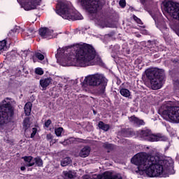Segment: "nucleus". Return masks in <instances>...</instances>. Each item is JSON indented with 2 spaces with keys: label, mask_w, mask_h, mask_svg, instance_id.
<instances>
[{
  "label": "nucleus",
  "mask_w": 179,
  "mask_h": 179,
  "mask_svg": "<svg viewBox=\"0 0 179 179\" xmlns=\"http://www.w3.org/2000/svg\"><path fill=\"white\" fill-rule=\"evenodd\" d=\"M117 85L118 86H120V85H121V79H120L119 78H117V82H116Z\"/></svg>",
  "instance_id": "46"
},
{
  "label": "nucleus",
  "mask_w": 179,
  "mask_h": 179,
  "mask_svg": "<svg viewBox=\"0 0 179 179\" xmlns=\"http://www.w3.org/2000/svg\"><path fill=\"white\" fill-rule=\"evenodd\" d=\"M64 54H65V50L64 49H61V48L57 49V55H59V57H62V55H64Z\"/></svg>",
  "instance_id": "36"
},
{
  "label": "nucleus",
  "mask_w": 179,
  "mask_h": 179,
  "mask_svg": "<svg viewBox=\"0 0 179 179\" xmlns=\"http://www.w3.org/2000/svg\"><path fill=\"white\" fill-rule=\"evenodd\" d=\"M20 68H21L23 73H24L25 75H29V71L27 70V69H26L24 65H21Z\"/></svg>",
  "instance_id": "37"
},
{
  "label": "nucleus",
  "mask_w": 179,
  "mask_h": 179,
  "mask_svg": "<svg viewBox=\"0 0 179 179\" xmlns=\"http://www.w3.org/2000/svg\"><path fill=\"white\" fill-rule=\"evenodd\" d=\"M78 139H79L80 142H83V141H85V140H83L82 138H78Z\"/></svg>",
  "instance_id": "51"
},
{
  "label": "nucleus",
  "mask_w": 179,
  "mask_h": 179,
  "mask_svg": "<svg viewBox=\"0 0 179 179\" xmlns=\"http://www.w3.org/2000/svg\"><path fill=\"white\" fill-rule=\"evenodd\" d=\"M171 62L175 65V66H178L179 59H171Z\"/></svg>",
  "instance_id": "40"
},
{
  "label": "nucleus",
  "mask_w": 179,
  "mask_h": 179,
  "mask_svg": "<svg viewBox=\"0 0 179 179\" xmlns=\"http://www.w3.org/2000/svg\"><path fill=\"white\" fill-rule=\"evenodd\" d=\"M76 57L80 66L85 68L97 57V51L92 45L83 43L79 45L76 50Z\"/></svg>",
  "instance_id": "1"
},
{
  "label": "nucleus",
  "mask_w": 179,
  "mask_h": 179,
  "mask_svg": "<svg viewBox=\"0 0 179 179\" xmlns=\"http://www.w3.org/2000/svg\"><path fill=\"white\" fill-rule=\"evenodd\" d=\"M150 160L151 162H154L152 178L162 176L164 170H166L168 173L171 171V174H174V162L173 159H162L160 157L155 156V157H152Z\"/></svg>",
  "instance_id": "3"
},
{
  "label": "nucleus",
  "mask_w": 179,
  "mask_h": 179,
  "mask_svg": "<svg viewBox=\"0 0 179 179\" xmlns=\"http://www.w3.org/2000/svg\"><path fill=\"white\" fill-rule=\"evenodd\" d=\"M108 82L107 78L102 74L90 76L84 79L85 85L99 86L96 90V93L98 96H101L102 97H106V87H107Z\"/></svg>",
  "instance_id": "4"
},
{
  "label": "nucleus",
  "mask_w": 179,
  "mask_h": 179,
  "mask_svg": "<svg viewBox=\"0 0 179 179\" xmlns=\"http://www.w3.org/2000/svg\"><path fill=\"white\" fill-rule=\"evenodd\" d=\"M159 30L162 31L164 37H167L169 36V28H167V26L166 24L162 25Z\"/></svg>",
  "instance_id": "28"
},
{
  "label": "nucleus",
  "mask_w": 179,
  "mask_h": 179,
  "mask_svg": "<svg viewBox=\"0 0 179 179\" xmlns=\"http://www.w3.org/2000/svg\"><path fill=\"white\" fill-rule=\"evenodd\" d=\"M5 47H6V41L3 40V41H0V51H1V50H3V48H5Z\"/></svg>",
  "instance_id": "35"
},
{
  "label": "nucleus",
  "mask_w": 179,
  "mask_h": 179,
  "mask_svg": "<svg viewBox=\"0 0 179 179\" xmlns=\"http://www.w3.org/2000/svg\"><path fill=\"white\" fill-rule=\"evenodd\" d=\"M53 33V30H51L47 27L41 28L38 30L39 36H41L42 38H52Z\"/></svg>",
  "instance_id": "13"
},
{
  "label": "nucleus",
  "mask_w": 179,
  "mask_h": 179,
  "mask_svg": "<svg viewBox=\"0 0 179 179\" xmlns=\"http://www.w3.org/2000/svg\"><path fill=\"white\" fill-rule=\"evenodd\" d=\"M152 157H155V156L150 155V154L146 152H139L131 158V162L132 164L138 166L139 170L145 171L148 177L153 178L155 162L152 161Z\"/></svg>",
  "instance_id": "2"
},
{
  "label": "nucleus",
  "mask_w": 179,
  "mask_h": 179,
  "mask_svg": "<svg viewBox=\"0 0 179 179\" xmlns=\"http://www.w3.org/2000/svg\"><path fill=\"white\" fill-rule=\"evenodd\" d=\"M22 128L24 131H27L30 128V117H27L23 120Z\"/></svg>",
  "instance_id": "23"
},
{
  "label": "nucleus",
  "mask_w": 179,
  "mask_h": 179,
  "mask_svg": "<svg viewBox=\"0 0 179 179\" xmlns=\"http://www.w3.org/2000/svg\"><path fill=\"white\" fill-rule=\"evenodd\" d=\"M25 33V36H27V37H36V30L34 28L28 29Z\"/></svg>",
  "instance_id": "25"
},
{
  "label": "nucleus",
  "mask_w": 179,
  "mask_h": 179,
  "mask_svg": "<svg viewBox=\"0 0 179 179\" xmlns=\"http://www.w3.org/2000/svg\"><path fill=\"white\" fill-rule=\"evenodd\" d=\"M17 2H19L20 3H22V1L17 0Z\"/></svg>",
  "instance_id": "52"
},
{
  "label": "nucleus",
  "mask_w": 179,
  "mask_h": 179,
  "mask_svg": "<svg viewBox=\"0 0 179 179\" xmlns=\"http://www.w3.org/2000/svg\"><path fill=\"white\" fill-rule=\"evenodd\" d=\"M66 143H68V142H69V140H66Z\"/></svg>",
  "instance_id": "53"
},
{
  "label": "nucleus",
  "mask_w": 179,
  "mask_h": 179,
  "mask_svg": "<svg viewBox=\"0 0 179 179\" xmlns=\"http://www.w3.org/2000/svg\"><path fill=\"white\" fill-rule=\"evenodd\" d=\"M65 179H72L74 178L73 172L72 171H66L63 172Z\"/></svg>",
  "instance_id": "27"
},
{
  "label": "nucleus",
  "mask_w": 179,
  "mask_h": 179,
  "mask_svg": "<svg viewBox=\"0 0 179 179\" xmlns=\"http://www.w3.org/2000/svg\"><path fill=\"white\" fill-rule=\"evenodd\" d=\"M98 179H122V177L118 175H113L112 173L108 171L104 172L102 175H99L97 176Z\"/></svg>",
  "instance_id": "16"
},
{
  "label": "nucleus",
  "mask_w": 179,
  "mask_h": 179,
  "mask_svg": "<svg viewBox=\"0 0 179 179\" xmlns=\"http://www.w3.org/2000/svg\"><path fill=\"white\" fill-rule=\"evenodd\" d=\"M64 129L62 127H59L57 129H55V133L56 134L57 136H61V135L62 134V130Z\"/></svg>",
  "instance_id": "33"
},
{
  "label": "nucleus",
  "mask_w": 179,
  "mask_h": 179,
  "mask_svg": "<svg viewBox=\"0 0 179 179\" xmlns=\"http://www.w3.org/2000/svg\"><path fill=\"white\" fill-rule=\"evenodd\" d=\"M164 9L165 12L169 13V15L178 22L173 24L171 26V29L175 31L176 34L179 37V3L173 1H164Z\"/></svg>",
  "instance_id": "8"
},
{
  "label": "nucleus",
  "mask_w": 179,
  "mask_h": 179,
  "mask_svg": "<svg viewBox=\"0 0 179 179\" xmlns=\"http://www.w3.org/2000/svg\"><path fill=\"white\" fill-rule=\"evenodd\" d=\"M162 115H166L171 122L179 124V106H163Z\"/></svg>",
  "instance_id": "11"
},
{
  "label": "nucleus",
  "mask_w": 179,
  "mask_h": 179,
  "mask_svg": "<svg viewBox=\"0 0 179 179\" xmlns=\"http://www.w3.org/2000/svg\"><path fill=\"white\" fill-rule=\"evenodd\" d=\"M22 159H23L24 162H25V163H27L25 164L26 167H33V166H34L36 164V163H34V162H33L34 158L31 156H24L22 157Z\"/></svg>",
  "instance_id": "19"
},
{
  "label": "nucleus",
  "mask_w": 179,
  "mask_h": 179,
  "mask_svg": "<svg viewBox=\"0 0 179 179\" xmlns=\"http://www.w3.org/2000/svg\"><path fill=\"white\" fill-rule=\"evenodd\" d=\"M147 78L150 80L151 89L159 90L162 89V85L166 78V74L163 69H149L145 71Z\"/></svg>",
  "instance_id": "5"
},
{
  "label": "nucleus",
  "mask_w": 179,
  "mask_h": 179,
  "mask_svg": "<svg viewBox=\"0 0 179 179\" xmlns=\"http://www.w3.org/2000/svg\"><path fill=\"white\" fill-rule=\"evenodd\" d=\"M83 179H91L90 178V176H89V175H84L83 176Z\"/></svg>",
  "instance_id": "45"
},
{
  "label": "nucleus",
  "mask_w": 179,
  "mask_h": 179,
  "mask_svg": "<svg viewBox=\"0 0 179 179\" xmlns=\"http://www.w3.org/2000/svg\"><path fill=\"white\" fill-rule=\"evenodd\" d=\"M42 0H27V2L24 3L23 8L24 10H33L37 9V6L41 5Z\"/></svg>",
  "instance_id": "12"
},
{
  "label": "nucleus",
  "mask_w": 179,
  "mask_h": 179,
  "mask_svg": "<svg viewBox=\"0 0 179 179\" xmlns=\"http://www.w3.org/2000/svg\"><path fill=\"white\" fill-rule=\"evenodd\" d=\"M31 107H33V103H31V102H27L24 105V114L27 117H29L30 114H31Z\"/></svg>",
  "instance_id": "20"
},
{
  "label": "nucleus",
  "mask_w": 179,
  "mask_h": 179,
  "mask_svg": "<svg viewBox=\"0 0 179 179\" xmlns=\"http://www.w3.org/2000/svg\"><path fill=\"white\" fill-rule=\"evenodd\" d=\"M35 57H36V58H38V59H39V61H43L44 59L43 55L40 52L35 53Z\"/></svg>",
  "instance_id": "34"
},
{
  "label": "nucleus",
  "mask_w": 179,
  "mask_h": 179,
  "mask_svg": "<svg viewBox=\"0 0 179 179\" xmlns=\"http://www.w3.org/2000/svg\"><path fill=\"white\" fill-rule=\"evenodd\" d=\"M35 73L36 75H44V71H43V69L38 67L35 69Z\"/></svg>",
  "instance_id": "32"
},
{
  "label": "nucleus",
  "mask_w": 179,
  "mask_h": 179,
  "mask_svg": "<svg viewBox=\"0 0 179 179\" xmlns=\"http://www.w3.org/2000/svg\"><path fill=\"white\" fill-rule=\"evenodd\" d=\"M137 135L138 138H141L144 141H148V142H166L168 139L167 137L166 136H163V134H153V133H152V130L149 129L138 130L137 131Z\"/></svg>",
  "instance_id": "9"
},
{
  "label": "nucleus",
  "mask_w": 179,
  "mask_h": 179,
  "mask_svg": "<svg viewBox=\"0 0 179 179\" xmlns=\"http://www.w3.org/2000/svg\"><path fill=\"white\" fill-rule=\"evenodd\" d=\"M92 149L90 146H85L79 152L80 157H87L90 155Z\"/></svg>",
  "instance_id": "18"
},
{
  "label": "nucleus",
  "mask_w": 179,
  "mask_h": 179,
  "mask_svg": "<svg viewBox=\"0 0 179 179\" xmlns=\"http://www.w3.org/2000/svg\"><path fill=\"white\" fill-rule=\"evenodd\" d=\"M96 62L99 65H101V64H103V60L101 59V57H96Z\"/></svg>",
  "instance_id": "43"
},
{
  "label": "nucleus",
  "mask_w": 179,
  "mask_h": 179,
  "mask_svg": "<svg viewBox=\"0 0 179 179\" xmlns=\"http://www.w3.org/2000/svg\"><path fill=\"white\" fill-rule=\"evenodd\" d=\"M0 105V127H3L10 122H15L13 117L15 115V107L10 102Z\"/></svg>",
  "instance_id": "7"
},
{
  "label": "nucleus",
  "mask_w": 179,
  "mask_h": 179,
  "mask_svg": "<svg viewBox=\"0 0 179 179\" xmlns=\"http://www.w3.org/2000/svg\"><path fill=\"white\" fill-rule=\"evenodd\" d=\"M36 134H37V128L34 127L32 129V133L31 134V138H34V136H36Z\"/></svg>",
  "instance_id": "39"
},
{
  "label": "nucleus",
  "mask_w": 179,
  "mask_h": 179,
  "mask_svg": "<svg viewBox=\"0 0 179 179\" xmlns=\"http://www.w3.org/2000/svg\"><path fill=\"white\" fill-rule=\"evenodd\" d=\"M91 179H97V178H91Z\"/></svg>",
  "instance_id": "54"
},
{
  "label": "nucleus",
  "mask_w": 179,
  "mask_h": 179,
  "mask_svg": "<svg viewBox=\"0 0 179 179\" xmlns=\"http://www.w3.org/2000/svg\"><path fill=\"white\" fill-rule=\"evenodd\" d=\"M3 68V64L2 63H0V69H2Z\"/></svg>",
  "instance_id": "48"
},
{
  "label": "nucleus",
  "mask_w": 179,
  "mask_h": 179,
  "mask_svg": "<svg viewBox=\"0 0 179 179\" xmlns=\"http://www.w3.org/2000/svg\"><path fill=\"white\" fill-rule=\"evenodd\" d=\"M120 93L123 97H131V91L127 88H122L120 90Z\"/></svg>",
  "instance_id": "21"
},
{
  "label": "nucleus",
  "mask_w": 179,
  "mask_h": 179,
  "mask_svg": "<svg viewBox=\"0 0 179 179\" xmlns=\"http://www.w3.org/2000/svg\"><path fill=\"white\" fill-rule=\"evenodd\" d=\"M71 162L72 159H71V157H66L61 161V166L62 167H66V166L71 164Z\"/></svg>",
  "instance_id": "26"
},
{
  "label": "nucleus",
  "mask_w": 179,
  "mask_h": 179,
  "mask_svg": "<svg viewBox=\"0 0 179 179\" xmlns=\"http://www.w3.org/2000/svg\"><path fill=\"white\" fill-rule=\"evenodd\" d=\"M24 170H26V166H21L20 167V171H24Z\"/></svg>",
  "instance_id": "47"
},
{
  "label": "nucleus",
  "mask_w": 179,
  "mask_h": 179,
  "mask_svg": "<svg viewBox=\"0 0 179 179\" xmlns=\"http://www.w3.org/2000/svg\"><path fill=\"white\" fill-rule=\"evenodd\" d=\"M34 163H35L36 167H43V164H44V162L41 157L34 158Z\"/></svg>",
  "instance_id": "24"
},
{
  "label": "nucleus",
  "mask_w": 179,
  "mask_h": 179,
  "mask_svg": "<svg viewBox=\"0 0 179 179\" xmlns=\"http://www.w3.org/2000/svg\"><path fill=\"white\" fill-rule=\"evenodd\" d=\"M98 127L99 129H102V131H105V132H107V131L110 129V124H104L103 121L99 122Z\"/></svg>",
  "instance_id": "22"
},
{
  "label": "nucleus",
  "mask_w": 179,
  "mask_h": 179,
  "mask_svg": "<svg viewBox=\"0 0 179 179\" xmlns=\"http://www.w3.org/2000/svg\"><path fill=\"white\" fill-rule=\"evenodd\" d=\"M133 19L134 20H135L136 23H137L138 24H143V22H142V20H141L136 15H133Z\"/></svg>",
  "instance_id": "31"
},
{
  "label": "nucleus",
  "mask_w": 179,
  "mask_h": 179,
  "mask_svg": "<svg viewBox=\"0 0 179 179\" xmlns=\"http://www.w3.org/2000/svg\"><path fill=\"white\" fill-rule=\"evenodd\" d=\"M103 148L108 149V153H110V150H114V145L110 144L108 143H103Z\"/></svg>",
  "instance_id": "29"
},
{
  "label": "nucleus",
  "mask_w": 179,
  "mask_h": 179,
  "mask_svg": "<svg viewBox=\"0 0 179 179\" xmlns=\"http://www.w3.org/2000/svg\"><path fill=\"white\" fill-rule=\"evenodd\" d=\"M52 79L51 78H47L40 80V85L43 87V90H45L50 84L51 83Z\"/></svg>",
  "instance_id": "17"
},
{
  "label": "nucleus",
  "mask_w": 179,
  "mask_h": 179,
  "mask_svg": "<svg viewBox=\"0 0 179 179\" xmlns=\"http://www.w3.org/2000/svg\"><path fill=\"white\" fill-rule=\"evenodd\" d=\"M173 90H179V79L173 80Z\"/></svg>",
  "instance_id": "30"
},
{
  "label": "nucleus",
  "mask_w": 179,
  "mask_h": 179,
  "mask_svg": "<svg viewBox=\"0 0 179 179\" xmlns=\"http://www.w3.org/2000/svg\"><path fill=\"white\" fill-rule=\"evenodd\" d=\"M129 121L135 127H142V125H145V124L144 120L139 119V117H137L135 115L129 117Z\"/></svg>",
  "instance_id": "15"
},
{
  "label": "nucleus",
  "mask_w": 179,
  "mask_h": 179,
  "mask_svg": "<svg viewBox=\"0 0 179 179\" xmlns=\"http://www.w3.org/2000/svg\"><path fill=\"white\" fill-rule=\"evenodd\" d=\"M55 12L63 19L67 20H82L83 16L79 13H71L69 4L66 1H59L56 5Z\"/></svg>",
  "instance_id": "6"
},
{
  "label": "nucleus",
  "mask_w": 179,
  "mask_h": 179,
  "mask_svg": "<svg viewBox=\"0 0 179 179\" xmlns=\"http://www.w3.org/2000/svg\"><path fill=\"white\" fill-rule=\"evenodd\" d=\"M53 138H54V136H52V134H51V133L47 134L46 136L47 141H52Z\"/></svg>",
  "instance_id": "41"
},
{
  "label": "nucleus",
  "mask_w": 179,
  "mask_h": 179,
  "mask_svg": "<svg viewBox=\"0 0 179 179\" xmlns=\"http://www.w3.org/2000/svg\"><path fill=\"white\" fill-rule=\"evenodd\" d=\"M80 2L82 6L88 8L89 13H97L106 4L104 0H80Z\"/></svg>",
  "instance_id": "10"
},
{
  "label": "nucleus",
  "mask_w": 179,
  "mask_h": 179,
  "mask_svg": "<svg viewBox=\"0 0 179 179\" xmlns=\"http://www.w3.org/2000/svg\"><path fill=\"white\" fill-rule=\"evenodd\" d=\"M28 170H30V171H31V169H28Z\"/></svg>",
  "instance_id": "55"
},
{
  "label": "nucleus",
  "mask_w": 179,
  "mask_h": 179,
  "mask_svg": "<svg viewBox=\"0 0 179 179\" xmlns=\"http://www.w3.org/2000/svg\"><path fill=\"white\" fill-rule=\"evenodd\" d=\"M119 135L124 138H131V136H134L135 131L132 128H122L119 131Z\"/></svg>",
  "instance_id": "14"
},
{
  "label": "nucleus",
  "mask_w": 179,
  "mask_h": 179,
  "mask_svg": "<svg viewBox=\"0 0 179 179\" xmlns=\"http://www.w3.org/2000/svg\"><path fill=\"white\" fill-rule=\"evenodd\" d=\"M19 75H22V70H19Z\"/></svg>",
  "instance_id": "50"
},
{
  "label": "nucleus",
  "mask_w": 179,
  "mask_h": 179,
  "mask_svg": "<svg viewBox=\"0 0 179 179\" xmlns=\"http://www.w3.org/2000/svg\"><path fill=\"white\" fill-rule=\"evenodd\" d=\"M119 5L121 8H125L127 6V1L125 0H120Z\"/></svg>",
  "instance_id": "38"
},
{
  "label": "nucleus",
  "mask_w": 179,
  "mask_h": 179,
  "mask_svg": "<svg viewBox=\"0 0 179 179\" xmlns=\"http://www.w3.org/2000/svg\"><path fill=\"white\" fill-rule=\"evenodd\" d=\"M140 3H141V5L145 6L146 5V2H148V0H139Z\"/></svg>",
  "instance_id": "44"
},
{
  "label": "nucleus",
  "mask_w": 179,
  "mask_h": 179,
  "mask_svg": "<svg viewBox=\"0 0 179 179\" xmlns=\"http://www.w3.org/2000/svg\"><path fill=\"white\" fill-rule=\"evenodd\" d=\"M93 113H94V115H96V114H97V111H96L95 110H93Z\"/></svg>",
  "instance_id": "49"
},
{
  "label": "nucleus",
  "mask_w": 179,
  "mask_h": 179,
  "mask_svg": "<svg viewBox=\"0 0 179 179\" xmlns=\"http://www.w3.org/2000/svg\"><path fill=\"white\" fill-rule=\"evenodd\" d=\"M52 122L50 119H48L46 122H45V127H46V128H48V127H50V125H51Z\"/></svg>",
  "instance_id": "42"
}]
</instances>
